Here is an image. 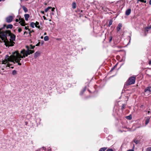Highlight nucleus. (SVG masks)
<instances>
[{
    "label": "nucleus",
    "mask_w": 151,
    "mask_h": 151,
    "mask_svg": "<svg viewBox=\"0 0 151 151\" xmlns=\"http://www.w3.org/2000/svg\"><path fill=\"white\" fill-rule=\"evenodd\" d=\"M149 64H150V65H151V60H150L149 62Z\"/></svg>",
    "instance_id": "nucleus-40"
},
{
    "label": "nucleus",
    "mask_w": 151,
    "mask_h": 151,
    "mask_svg": "<svg viewBox=\"0 0 151 151\" xmlns=\"http://www.w3.org/2000/svg\"><path fill=\"white\" fill-rule=\"evenodd\" d=\"M143 105H142L140 107L141 108H142L143 107Z\"/></svg>",
    "instance_id": "nucleus-44"
},
{
    "label": "nucleus",
    "mask_w": 151,
    "mask_h": 151,
    "mask_svg": "<svg viewBox=\"0 0 151 151\" xmlns=\"http://www.w3.org/2000/svg\"><path fill=\"white\" fill-rule=\"evenodd\" d=\"M6 27V29H12L13 27V25L12 24H9L7 26H6V25L5 24H4L3 25V27H2L1 28H0V30L1 31H1L5 27Z\"/></svg>",
    "instance_id": "nucleus-5"
},
{
    "label": "nucleus",
    "mask_w": 151,
    "mask_h": 151,
    "mask_svg": "<svg viewBox=\"0 0 151 151\" xmlns=\"http://www.w3.org/2000/svg\"><path fill=\"white\" fill-rule=\"evenodd\" d=\"M122 24L121 23H119L118 25V26L116 27V29L118 31L120 30L121 29V27H122Z\"/></svg>",
    "instance_id": "nucleus-10"
},
{
    "label": "nucleus",
    "mask_w": 151,
    "mask_h": 151,
    "mask_svg": "<svg viewBox=\"0 0 151 151\" xmlns=\"http://www.w3.org/2000/svg\"><path fill=\"white\" fill-rule=\"evenodd\" d=\"M43 17L44 18V19H46V17H45L43 16Z\"/></svg>",
    "instance_id": "nucleus-48"
},
{
    "label": "nucleus",
    "mask_w": 151,
    "mask_h": 151,
    "mask_svg": "<svg viewBox=\"0 0 151 151\" xmlns=\"http://www.w3.org/2000/svg\"><path fill=\"white\" fill-rule=\"evenodd\" d=\"M2 62H3V63L5 64L6 63H7V62H8V61L5 60L4 61H3Z\"/></svg>",
    "instance_id": "nucleus-31"
},
{
    "label": "nucleus",
    "mask_w": 151,
    "mask_h": 151,
    "mask_svg": "<svg viewBox=\"0 0 151 151\" xmlns=\"http://www.w3.org/2000/svg\"><path fill=\"white\" fill-rule=\"evenodd\" d=\"M150 113V111H148V114H149Z\"/></svg>",
    "instance_id": "nucleus-46"
},
{
    "label": "nucleus",
    "mask_w": 151,
    "mask_h": 151,
    "mask_svg": "<svg viewBox=\"0 0 151 151\" xmlns=\"http://www.w3.org/2000/svg\"><path fill=\"white\" fill-rule=\"evenodd\" d=\"M150 28V27H146V30L147 31H148V29H149Z\"/></svg>",
    "instance_id": "nucleus-32"
},
{
    "label": "nucleus",
    "mask_w": 151,
    "mask_h": 151,
    "mask_svg": "<svg viewBox=\"0 0 151 151\" xmlns=\"http://www.w3.org/2000/svg\"><path fill=\"white\" fill-rule=\"evenodd\" d=\"M11 68H14V67H11Z\"/></svg>",
    "instance_id": "nucleus-55"
},
{
    "label": "nucleus",
    "mask_w": 151,
    "mask_h": 151,
    "mask_svg": "<svg viewBox=\"0 0 151 151\" xmlns=\"http://www.w3.org/2000/svg\"><path fill=\"white\" fill-rule=\"evenodd\" d=\"M126 105L125 104H122L121 108V109L122 110H124L125 109Z\"/></svg>",
    "instance_id": "nucleus-22"
},
{
    "label": "nucleus",
    "mask_w": 151,
    "mask_h": 151,
    "mask_svg": "<svg viewBox=\"0 0 151 151\" xmlns=\"http://www.w3.org/2000/svg\"><path fill=\"white\" fill-rule=\"evenodd\" d=\"M35 26L36 27H37L38 28H40V26L39 25V23L37 22H36V23H35Z\"/></svg>",
    "instance_id": "nucleus-16"
},
{
    "label": "nucleus",
    "mask_w": 151,
    "mask_h": 151,
    "mask_svg": "<svg viewBox=\"0 0 151 151\" xmlns=\"http://www.w3.org/2000/svg\"><path fill=\"white\" fill-rule=\"evenodd\" d=\"M24 28L26 30L28 29L27 28V27H25Z\"/></svg>",
    "instance_id": "nucleus-37"
},
{
    "label": "nucleus",
    "mask_w": 151,
    "mask_h": 151,
    "mask_svg": "<svg viewBox=\"0 0 151 151\" xmlns=\"http://www.w3.org/2000/svg\"><path fill=\"white\" fill-rule=\"evenodd\" d=\"M150 119V118L149 117H147L146 118V119L145 121V124L146 125H147L149 122Z\"/></svg>",
    "instance_id": "nucleus-9"
},
{
    "label": "nucleus",
    "mask_w": 151,
    "mask_h": 151,
    "mask_svg": "<svg viewBox=\"0 0 151 151\" xmlns=\"http://www.w3.org/2000/svg\"><path fill=\"white\" fill-rule=\"evenodd\" d=\"M106 149V148L104 147V150H105Z\"/></svg>",
    "instance_id": "nucleus-51"
},
{
    "label": "nucleus",
    "mask_w": 151,
    "mask_h": 151,
    "mask_svg": "<svg viewBox=\"0 0 151 151\" xmlns=\"http://www.w3.org/2000/svg\"><path fill=\"white\" fill-rule=\"evenodd\" d=\"M119 2V1H117L116 2V4L118 3Z\"/></svg>",
    "instance_id": "nucleus-47"
},
{
    "label": "nucleus",
    "mask_w": 151,
    "mask_h": 151,
    "mask_svg": "<svg viewBox=\"0 0 151 151\" xmlns=\"http://www.w3.org/2000/svg\"><path fill=\"white\" fill-rule=\"evenodd\" d=\"M99 151H104V147H102L100 148Z\"/></svg>",
    "instance_id": "nucleus-30"
},
{
    "label": "nucleus",
    "mask_w": 151,
    "mask_h": 151,
    "mask_svg": "<svg viewBox=\"0 0 151 151\" xmlns=\"http://www.w3.org/2000/svg\"><path fill=\"white\" fill-rule=\"evenodd\" d=\"M51 14H52V15H54V13L52 12L51 13Z\"/></svg>",
    "instance_id": "nucleus-52"
},
{
    "label": "nucleus",
    "mask_w": 151,
    "mask_h": 151,
    "mask_svg": "<svg viewBox=\"0 0 151 151\" xmlns=\"http://www.w3.org/2000/svg\"><path fill=\"white\" fill-rule=\"evenodd\" d=\"M42 149L44 151H46L45 150H46V148L45 147H42Z\"/></svg>",
    "instance_id": "nucleus-33"
},
{
    "label": "nucleus",
    "mask_w": 151,
    "mask_h": 151,
    "mask_svg": "<svg viewBox=\"0 0 151 151\" xmlns=\"http://www.w3.org/2000/svg\"><path fill=\"white\" fill-rule=\"evenodd\" d=\"M134 145L133 146L132 148V149L129 150H127V151H134Z\"/></svg>",
    "instance_id": "nucleus-26"
},
{
    "label": "nucleus",
    "mask_w": 151,
    "mask_h": 151,
    "mask_svg": "<svg viewBox=\"0 0 151 151\" xmlns=\"http://www.w3.org/2000/svg\"><path fill=\"white\" fill-rule=\"evenodd\" d=\"M51 9V11L52 12L54 11V10L55 9V8H52Z\"/></svg>",
    "instance_id": "nucleus-36"
},
{
    "label": "nucleus",
    "mask_w": 151,
    "mask_h": 151,
    "mask_svg": "<svg viewBox=\"0 0 151 151\" xmlns=\"http://www.w3.org/2000/svg\"><path fill=\"white\" fill-rule=\"evenodd\" d=\"M106 151H114L112 149H108Z\"/></svg>",
    "instance_id": "nucleus-34"
},
{
    "label": "nucleus",
    "mask_w": 151,
    "mask_h": 151,
    "mask_svg": "<svg viewBox=\"0 0 151 151\" xmlns=\"http://www.w3.org/2000/svg\"><path fill=\"white\" fill-rule=\"evenodd\" d=\"M49 37L47 36H45L44 37V40L45 41H47L49 40Z\"/></svg>",
    "instance_id": "nucleus-23"
},
{
    "label": "nucleus",
    "mask_w": 151,
    "mask_h": 151,
    "mask_svg": "<svg viewBox=\"0 0 151 151\" xmlns=\"http://www.w3.org/2000/svg\"><path fill=\"white\" fill-rule=\"evenodd\" d=\"M51 8H52V7H47V8H46V9H45V12H46L48 11L49 9H51Z\"/></svg>",
    "instance_id": "nucleus-20"
},
{
    "label": "nucleus",
    "mask_w": 151,
    "mask_h": 151,
    "mask_svg": "<svg viewBox=\"0 0 151 151\" xmlns=\"http://www.w3.org/2000/svg\"><path fill=\"white\" fill-rule=\"evenodd\" d=\"M131 10L130 9H127L125 12V14L127 15H129L131 12Z\"/></svg>",
    "instance_id": "nucleus-8"
},
{
    "label": "nucleus",
    "mask_w": 151,
    "mask_h": 151,
    "mask_svg": "<svg viewBox=\"0 0 151 151\" xmlns=\"http://www.w3.org/2000/svg\"><path fill=\"white\" fill-rule=\"evenodd\" d=\"M42 13L43 14L44 13V12H42Z\"/></svg>",
    "instance_id": "nucleus-53"
},
{
    "label": "nucleus",
    "mask_w": 151,
    "mask_h": 151,
    "mask_svg": "<svg viewBox=\"0 0 151 151\" xmlns=\"http://www.w3.org/2000/svg\"><path fill=\"white\" fill-rule=\"evenodd\" d=\"M86 87H84V88L82 90L81 92V93H80V95H82L83 94V93L86 91Z\"/></svg>",
    "instance_id": "nucleus-14"
},
{
    "label": "nucleus",
    "mask_w": 151,
    "mask_h": 151,
    "mask_svg": "<svg viewBox=\"0 0 151 151\" xmlns=\"http://www.w3.org/2000/svg\"><path fill=\"white\" fill-rule=\"evenodd\" d=\"M48 150L49 151H51V149H48Z\"/></svg>",
    "instance_id": "nucleus-43"
},
{
    "label": "nucleus",
    "mask_w": 151,
    "mask_h": 151,
    "mask_svg": "<svg viewBox=\"0 0 151 151\" xmlns=\"http://www.w3.org/2000/svg\"><path fill=\"white\" fill-rule=\"evenodd\" d=\"M35 25V23L34 22H32L30 23V26L32 28H34Z\"/></svg>",
    "instance_id": "nucleus-18"
},
{
    "label": "nucleus",
    "mask_w": 151,
    "mask_h": 151,
    "mask_svg": "<svg viewBox=\"0 0 151 151\" xmlns=\"http://www.w3.org/2000/svg\"><path fill=\"white\" fill-rule=\"evenodd\" d=\"M126 118L128 120H131L132 119V116L131 115L126 117Z\"/></svg>",
    "instance_id": "nucleus-17"
},
{
    "label": "nucleus",
    "mask_w": 151,
    "mask_h": 151,
    "mask_svg": "<svg viewBox=\"0 0 151 151\" xmlns=\"http://www.w3.org/2000/svg\"><path fill=\"white\" fill-rule=\"evenodd\" d=\"M22 7L25 13H26L28 11V9L26 7L24 6H22Z\"/></svg>",
    "instance_id": "nucleus-13"
},
{
    "label": "nucleus",
    "mask_w": 151,
    "mask_h": 151,
    "mask_svg": "<svg viewBox=\"0 0 151 151\" xmlns=\"http://www.w3.org/2000/svg\"><path fill=\"white\" fill-rule=\"evenodd\" d=\"M114 67L113 68H111V71L113 70L114 69Z\"/></svg>",
    "instance_id": "nucleus-41"
},
{
    "label": "nucleus",
    "mask_w": 151,
    "mask_h": 151,
    "mask_svg": "<svg viewBox=\"0 0 151 151\" xmlns=\"http://www.w3.org/2000/svg\"><path fill=\"white\" fill-rule=\"evenodd\" d=\"M41 38H43V37H42H42H41Z\"/></svg>",
    "instance_id": "nucleus-56"
},
{
    "label": "nucleus",
    "mask_w": 151,
    "mask_h": 151,
    "mask_svg": "<svg viewBox=\"0 0 151 151\" xmlns=\"http://www.w3.org/2000/svg\"><path fill=\"white\" fill-rule=\"evenodd\" d=\"M40 55V52H36L34 54V57L36 58L37 57L39 56Z\"/></svg>",
    "instance_id": "nucleus-11"
},
{
    "label": "nucleus",
    "mask_w": 151,
    "mask_h": 151,
    "mask_svg": "<svg viewBox=\"0 0 151 151\" xmlns=\"http://www.w3.org/2000/svg\"><path fill=\"white\" fill-rule=\"evenodd\" d=\"M26 47L27 48V50L23 49L20 51V53L18 51H16L14 54V59L15 60L16 62L17 63L18 65H21V63H20L21 58H25V57L27 56L28 55L32 54L34 52V51L29 50V49H33L35 46L30 45L29 47L26 46Z\"/></svg>",
    "instance_id": "nucleus-1"
},
{
    "label": "nucleus",
    "mask_w": 151,
    "mask_h": 151,
    "mask_svg": "<svg viewBox=\"0 0 151 151\" xmlns=\"http://www.w3.org/2000/svg\"><path fill=\"white\" fill-rule=\"evenodd\" d=\"M151 87H148L146 88L145 90V95L147 96L149 95L151 93V90L150 89Z\"/></svg>",
    "instance_id": "nucleus-4"
},
{
    "label": "nucleus",
    "mask_w": 151,
    "mask_h": 151,
    "mask_svg": "<svg viewBox=\"0 0 151 151\" xmlns=\"http://www.w3.org/2000/svg\"><path fill=\"white\" fill-rule=\"evenodd\" d=\"M31 33V32H29V34L30 35H30V33Z\"/></svg>",
    "instance_id": "nucleus-50"
},
{
    "label": "nucleus",
    "mask_w": 151,
    "mask_h": 151,
    "mask_svg": "<svg viewBox=\"0 0 151 151\" xmlns=\"http://www.w3.org/2000/svg\"><path fill=\"white\" fill-rule=\"evenodd\" d=\"M40 42H38V43L35 46H39L40 45Z\"/></svg>",
    "instance_id": "nucleus-35"
},
{
    "label": "nucleus",
    "mask_w": 151,
    "mask_h": 151,
    "mask_svg": "<svg viewBox=\"0 0 151 151\" xmlns=\"http://www.w3.org/2000/svg\"><path fill=\"white\" fill-rule=\"evenodd\" d=\"M25 33H26V34H27V32H26V31H25V32H24V34H25Z\"/></svg>",
    "instance_id": "nucleus-42"
},
{
    "label": "nucleus",
    "mask_w": 151,
    "mask_h": 151,
    "mask_svg": "<svg viewBox=\"0 0 151 151\" xmlns=\"http://www.w3.org/2000/svg\"><path fill=\"white\" fill-rule=\"evenodd\" d=\"M72 7L73 9H75L76 7V4L75 2H73L72 4Z\"/></svg>",
    "instance_id": "nucleus-15"
},
{
    "label": "nucleus",
    "mask_w": 151,
    "mask_h": 151,
    "mask_svg": "<svg viewBox=\"0 0 151 151\" xmlns=\"http://www.w3.org/2000/svg\"><path fill=\"white\" fill-rule=\"evenodd\" d=\"M17 73V72L15 70H13L12 73V74L13 75H16Z\"/></svg>",
    "instance_id": "nucleus-19"
},
{
    "label": "nucleus",
    "mask_w": 151,
    "mask_h": 151,
    "mask_svg": "<svg viewBox=\"0 0 151 151\" xmlns=\"http://www.w3.org/2000/svg\"><path fill=\"white\" fill-rule=\"evenodd\" d=\"M147 151H151V147H148L146 149Z\"/></svg>",
    "instance_id": "nucleus-25"
},
{
    "label": "nucleus",
    "mask_w": 151,
    "mask_h": 151,
    "mask_svg": "<svg viewBox=\"0 0 151 151\" xmlns=\"http://www.w3.org/2000/svg\"><path fill=\"white\" fill-rule=\"evenodd\" d=\"M140 1L142 2H143L144 3H146V1L144 0H137V1Z\"/></svg>",
    "instance_id": "nucleus-24"
},
{
    "label": "nucleus",
    "mask_w": 151,
    "mask_h": 151,
    "mask_svg": "<svg viewBox=\"0 0 151 151\" xmlns=\"http://www.w3.org/2000/svg\"><path fill=\"white\" fill-rule=\"evenodd\" d=\"M24 17L26 21H27L28 20V19L29 17V15L28 14H25L24 15Z\"/></svg>",
    "instance_id": "nucleus-12"
},
{
    "label": "nucleus",
    "mask_w": 151,
    "mask_h": 151,
    "mask_svg": "<svg viewBox=\"0 0 151 151\" xmlns=\"http://www.w3.org/2000/svg\"><path fill=\"white\" fill-rule=\"evenodd\" d=\"M14 17V16H9L7 17L6 18V22L8 23H10L11 22L13 19V17Z\"/></svg>",
    "instance_id": "nucleus-6"
},
{
    "label": "nucleus",
    "mask_w": 151,
    "mask_h": 151,
    "mask_svg": "<svg viewBox=\"0 0 151 151\" xmlns=\"http://www.w3.org/2000/svg\"><path fill=\"white\" fill-rule=\"evenodd\" d=\"M19 20H19L18 19H16L15 20V21L16 22H18Z\"/></svg>",
    "instance_id": "nucleus-38"
},
{
    "label": "nucleus",
    "mask_w": 151,
    "mask_h": 151,
    "mask_svg": "<svg viewBox=\"0 0 151 151\" xmlns=\"http://www.w3.org/2000/svg\"><path fill=\"white\" fill-rule=\"evenodd\" d=\"M133 142L136 144H138L139 142L138 140L137 139H134V140H133Z\"/></svg>",
    "instance_id": "nucleus-21"
},
{
    "label": "nucleus",
    "mask_w": 151,
    "mask_h": 151,
    "mask_svg": "<svg viewBox=\"0 0 151 151\" xmlns=\"http://www.w3.org/2000/svg\"><path fill=\"white\" fill-rule=\"evenodd\" d=\"M5 0H0V2L1 1H4Z\"/></svg>",
    "instance_id": "nucleus-45"
},
{
    "label": "nucleus",
    "mask_w": 151,
    "mask_h": 151,
    "mask_svg": "<svg viewBox=\"0 0 151 151\" xmlns=\"http://www.w3.org/2000/svg\"><path fill=\"white\" fill-rule=\"evenodd\" d=\"M16 51L14 52L13 53V55H11L10 57H9V55H6L5 58V60L7 61H11L12 62H13L14 63H15V62L17 63L16 62L15 60L14 59V53L16 52Z\"/></svg>",
    "instance_id": "nucleus-3"
},
{
    "label": "nucleus",
    "mask_w": 151,
    "mask_h": 151,
    "mask_svg": "<svg viewBox=\"0 0 151 151\" xmlns=\"http://www.w3.org/2000/svg\"><path fill=\"white\" fill-rule=\"evenodd\" d=\"M150 73H151V74H150V76H151V70H150Z\"/></svg>",
    "instance_id": "nucleus-54"
},
{
    "label": "nucleus",
    "mask_w": 151,
    "mask_h": 151,
    "mask_svg": "<svg viewBox=\"0 0 151 151\" xmlns=\"http://www.w3.org/2000/svg\"><path fill=\"white\" fill-rule=\"evenodd\" d=\"M19 23L22 26H25V25L27 24H25V21L24 20L23 18H19Z\"/></svg>",
    "instance_id": "nucleus-7"
},
{
    "label": "nucleus",
    "mask_w": 151,
    "mask_h": 151,
    "mask_svg": "<svg viewBox=\"0 0 151 151\" xmlns=\"http://www.w3.org/2000/svg\"><path fill=\"white\" fill-rule=\"evenodd\" d=\"M112 39V37L111 36H110L109 38V42H111Z\"/></svg>",
    "instance_id": "nucleus-27"
},
{
    "label": "nucleus",
    "mask_w": 151,
    "mask_h": 151,
    "mask_svg": "<svg viewBox=\"0 0 151 151\" xmlns=\"http://www.w3.org/2000/svg\"><path fill=\"white\" fill-rule=\"evenodd\" d=\"M22 31V29L20 28H19L18 29V31L19 32H20Z\"/></svg>",
    "instance_id": "nucleus-29"
},
{
    "label": "nucleus",
    "mask_w": 151,
    "mask_h": 151,
    "mask_svg": "<svg viewBox=\"0 0 151 151\" xmlns=\"http://www.w3.org/2000/svg\"><path fill=\"white\" fill-rule=\"evenodd\" d=\"M149 4L150 5H151V0H150L149 2Z\"/></svg>",
    "instance_id": "nucleus-39"
},
{
    "label": "nucleus",
    "mask_w": 151,
    "mask_h": 151,
    "mask_svg": "<svg viewBox=\"0 0 151 151\" xmlns=\"http://www.w3.org/2000/svg\"><path fill=\"white\" fill-rule=\"evenodd\" d=\"M136 77H131L129 78L127 81L126 82L124 86H127L129 85L134 84L135 81Z\"/></svg>",
    "instance_id": "nucleus-2"
},
{
    "label": "nucleus",
    "mask_w": 151,
    "mask_h": 151,
    "mask_svg": "<svg viewBox=\"0 0 151 151\" xmlns=\"http://www.w3.org/2000/svg\"><path fill=\"white\" fill-rule=\"evenodd\" d=\"M46 35V32H45L44 34V35Z\"/></svg>",
    "instance_id": "nucleus-49"
},
{
    "label": "nucleus",
    "mask_w": 151,
    "mask_h": 151,
    "mask_svg": "<svg viewBox=\"0 0 151 151\" xmlns=\"http://www.w3.org/2000/svg\"><path fill=\"white\" fill-rule=\"evenodd\" d=\"M112 21H110L109 22V26L110 27L112 24Z\"/></svg>",
    "instance_id": "nucleus-28"
}]
</instances>
